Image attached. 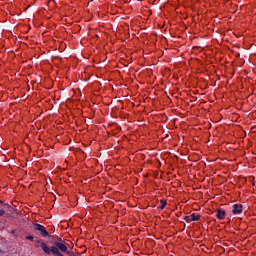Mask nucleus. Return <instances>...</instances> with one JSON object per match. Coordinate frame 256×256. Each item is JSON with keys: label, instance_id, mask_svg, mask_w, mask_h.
Returning a JSON list of instances; mask_svg holds the SVG:
<instances>
[{"label": "nucleus", "instance_id": "obj_1", "mask_svg": "<svg viewBox=\"0 0 256 256\" xmlns=\"http://www.w3.org/2000/svg\"><path fill=\"white\" fill-rule=\"evenodd\" d=\"M34 231H37L38 235H42V237H47L49 235V232H47L41 224H34Z\"/></svg>", "mask_w": 256, "mask_h": 256}, {"label": "nucleus", "instance_id": "obj_2", "mask_svg": "<svg viewBox=\"0 0 256 256\" xmlns=\"http://www.w3.org/2000/svg\"><path fill=\"white\" fill-rule=\"evenodd\" d=\"M54 245L60 250L62 253H67V244L65 242H55Z\"/></svg>", "mask_w": 256, "mask_h": 256}, {"label": "nucleus", "instance_id": "obj_3", "mask_svg": "<svg viewBox=\"0 0 256 256\" xmlns=\"http://www.w3.org/2000/svg\"><path fill=\"white\" fill-rule=\"evenodd\" d=\"M243 211V206L239 205V204H234L232 206V213L234 215H239L240 213H242Z\"/></svg>", "mask_w": 256, "mask_h": 256}, {"label": "nucleus", "instance_id": "obj_4", "mask_svg": "<svg viewBox=\"0 0 256 256\" xmlns=\"http://www.w3.org/2000/svg\"><path fill=\"white\" fill-rule=\"evenodd\" d=\"M185 221L191 222V221H199V215L191 214L190 216H186Z\"/></svg>", "mask_w": 256, "mask_h": 256}, {"label": "nucleus", "instance_id": "obj_5", "mask_svg": "<svg viewBox=\"0 0 256 256\" xmlns=\"http://www.w3.org/2000/svg\"><path fill=\"white\" fill-rule=\"evenodd\" d=\"M216 217H217L218 219H225V211H224V210H221V209H218V210H217Z\"/></svg>", "mask_w": 256, "mask_h": 256}, {"label": "nucleus", "instance_id": "obj_6", "mask_svg": "<svg viewBox=\"0 0 256 256\" xmlns=\"http://www.w3.org/2000/svg\"><path fill=\"white\" fill-rule=\"evenodd\" d=\"M161 205L158 207V209H160V210H163V209H165V206L167 205V202L166 201H164V200H161Z\"/></svg>", "mask_w": 256, "mask_h": 256}, {"label": "nucleus", "instance_id": "obj_7", "mask_svg": "<svg viewBox=\"0 0 256 256\" xmlns=\"http://www.w3.org/2000/svg\"><path fill=\"white\" fill-rule=\"evenodd\" d=\"M3 215H5V210L0 209V217H3Z\"/></svg>", "mask_w": 256, "mask_h": 256}, {"label": "nucleus", "instance_id": "obj_8", "mask_svg": "<svg viewBox=\"0 0 256 256\" xmlns=\"http://www.w3.org/2000/svg\"><path fill=\"white\" fill-rule=\"evenodd\" d=\"M26 239H27L28 241H33V236H26Z\"/></svg>", "mask_w": 256, "mask_h": 256}, {"label": "nucleus", "instance_id": "obj_9", "mask_svg": "<svg viewBox=\"0 0 256 256\" xmlns=\"http://www.w3.org/2000/svg\"><path fill=\"white\" fill-rule=\"evenodd\" d=\"M0 205H1V201H0Z\"/></svg>", "mask_w": 256, "mask_h": 256}]
</instances>
